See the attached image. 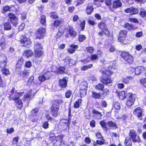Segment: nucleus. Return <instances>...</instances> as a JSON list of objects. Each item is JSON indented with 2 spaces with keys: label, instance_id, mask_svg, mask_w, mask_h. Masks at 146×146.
<instances>
[{
  "label": "nucleus",
  "instance_id": "obj_42",
  "mask_svg": "<svg viewBox=\"0 0 146 146\" xmlns=\"http://www.w3.org/2000/svg\"><path fill=\"white\" fill-rule=\"evenodd\" d=\"M139 82L141 86L146 88V78H140L139 80Z\"/></svg>",
  "mask_w": 146,
  "mask_h": 146
},
{
  "label": "nucleus",
  "instance_id": "obj_22",
  "mask_svg": "<svg viewBox=\"0 0 146 146\" xmlns=\"http://www.w3.org/2000/svg\"><path fill=\"white\" fill-rule=\"evenodd\" d=\"M92 116L96 119H101L102 115L101 113L95 110H93L92 111Z\"/></svg>",
  "mask_w": 146,
  "mask_h": 146
},
{
  "label": "nucleus",
  "instance_id": "obj_14",
  "mask_svg": "<svg viewBox=\"0 0 146 146\" xmlns=\"http://www.w3.org/2000/svg\"><path fill=\"white\" fill-rule=\"evenodd\" d=\"M127 31L125 30H120L118 36V40L120 42H123L127 35Z\"/></svg>",
  "mask_w": 146,
  "mask_h": 146
},
{
  "label": "nucleus",
  "instance_id": "obj_21",
  "mask_svg": "<svg viewBox=\"0 0 146 146\" xmlns=\"http://www.w3.org/2000/svg\"><path fill=\"white\" fill-rule=\"evenodd\" d=\"M123 26V28L128 31H133L136 29V28L133 24L128 23H125Z\"/></svg>",
  "mask_w": 146,
  "mask_h": 146
},
{
  "label": "nucleus",
  "instance_id": "obj_15",
  "mask_svg": "<svg viewBox=\"0 0 146 146\" xmlns=\"http://www.w3.org/2000/svg\"><path fill=\"white\" fill-rule=\"evenodd\" d=\"M64 135H58L57 136H50L49 137V140L51 143L53 142L60 143L63 140Z\"/></svg>",
  "mask_w": 146,
  "mask_h": 146
},
{
  "label": "nucleus",
  "instance_id": "obj_37",
  "mask_svg": "<svg viewBox=\"0 0 146 146\" xmlns=\"http://www.w3.org/2000/svg\"><path fill=\"white\" fill-rule=\"evenodd\" d=\"M132 78L133 77L132 76H127L125 78H122V81L123 83L127 84L129 83L130 80H131Z\"/></svg>",
  "mask_w": 146,
  "mask_h": 146
},
{
  "label": "nucleus",
  "instance_id": "obj_29",
  "mask_svg": "<svg viewBox=\"0 0 146 146\" xmlns=\"http://www.w3.org/2000/svg\"><path fill=\"white\" fill-rule=\"evenodd\" d=\"M134 70L135 74L136 75H139L142 73L144 70V67L142 66H137L135 69H133Z\"/></svg>",
  "mask_w": 146,
  "mask_h": 146
},
{
  "label": "nucleus",
  "instance_id": "obj_25",
  "mask_svg": "<svg viewBox=\"0 0 146 146\" xmlns=\"http://www.w3.org/2000/svg\"><path fill=\"white\" fill-rule=\"evenodd\" d=\"M122 5V3L120 0H114L112 3V8L114 9H117L121 7Z\"/></svg>",
  "mask_w": 146,
  "mask_h": 146
},
{
  "label": "nucleus",
  "instance_id": "obj_5",
  "mask_svg": "<svg viewBox=\"0 0 146 146\" xmlns=\"http://www.w3.org/2000/svg\"><path fill=\"white\" fill-rule=\"evenodd\" d=\"M18 41L22 45V46L25 48H29L32 44L31 40L27 37V35L25 33L19 36Z\"/></svg>",
  "mask_w": 146,
  "mask_h": 146
},
{
  "label": "nucleus",
  "instance_id": "obj_54",
  "mask_svg": "<svg viewBox=\"0 0 146 146\" xmlns=\"http://www.w3.org/2000/svg\"><path fill=\"white\" fill-rule=\"evenodd\" d=\"M139 15L140 17L142 18L146 17V11L144 9H141L139 12Z\"/></svg>",
  "mask_w": 146,
  "mask_h": 146
},
{
  "label": "nucleus",
  "instance_id": "obj_36",
  "mask_svg": "<svg viewBox=\"0 0 146 146\" xmlns=\"http://www.w3.org/2000/svg\"><path fill=\"white\" fill-rule=\"evenodd\" d=\"M124 144L125 146H132L131 140L129 137H125Z\"/></svg>",
  "mask_w": 146,
  "mask_h": 146
},
{
  "label": "nucleus",
  "instance_id": "obj_7",
  "mask_svg": "<svg viewBox=\"0 0 146 146\" xmlns=\"http://www.w3.org/2000/svg\"><path fill=\"white\" fill-rule=\"evenodd\" d=\"M46 34V29L43 27H40L36 30L35 32V39L41 40L44 39Z\"/></svg>",
  "mask_w": 146,
  "mask_h": 146
},
{
  "label": "nucleus",
  "instance_id": "obj_2",
  "mask_svg": "<svg viewBox=\"0 0 146 146\" xmlns=\"http://www.w3.org/2000/svg\"><path fill=\"white\" fill-rule=\"evenodd\" d=\"M64 102L61 99H56L51 101L52 105L50 108L51 114L54 117H56L59 113L60 105Z\"/></svg>",
  "mask_w": 146,
  "mask_h": 146
},
{
  "label": "nucleus",
  "instance_id": "obj_16",
  "mask_svg": "<svg viewBox=\"0 0 146 146\" xmlns=\"http://www.w3.org/2000/svg\"><path fill=\"white\" fill-rule=\"evenodd\" d=\"M124 11L126 13H130V15H133L138 14L139 10L137 8L131 6L125 9Z\"/></svg>",
  "mask_w": 146,
  "mask_h": 146
},
{
  "label": "nucleus",
  "instance_id": "obj_44",
  "mask_svg": "<svg viewBox=\"0 0 146 146\" xmlns=\"http://www.w3.org/2000/svg\"><path fill=\"white\" fill-rule=\"evenodd\" d=\"M121 106L120 104L117 102H115L112 106V109L115 110H119L120 109Z\"/></svg>",
  "mask_w": 146,
  "mask_h": 146
},
{
  "label": "nucleus",
  "instance_id": "obj_35",
  "mask_svg": "<svg viewBox=\"0 0 146 146\" xmlns=\"http://www.w3.org/2000/svg\"><path fill=\"white\" fill-rule=\"evenodd\" d=\"M82 102V99L81 98L78 99L75 101L73 105V107L74 108L77 109L79 108L80 106L81 105Z\"/></svg>",
  "mask_w": 146,
  "mask_h": 146
},
{
  "label": "nucleus",
  "instance_id": "obj_4",
  "mask_svg": "<svg viewBox=\"0 0 146 146\" xmlns=\"http://www.w3.org/2000/svg\"><path fill=\"white\" fill-rule=\"evenodd\" d=\"M71 116V109L70 107H69L68 109V119H62L59 122L60 125L62 129L65 130L68 128V129L69 128Z\"/></svg>",
  "mask_w": 146,
  "mask_h": 146
},
{
  "label": "nucleus",
  "instance_id": "obj_17",
  "mask_svg": "<svg viewBox=\"0 0 146 146\" xmlns=\"http://www.w3.org/2000/svg\"><path fill=\"white\" fill-rule=\"evenodd\" d=\"M66 78H68L66 77H64L58 80V85L61 88H65L67 86L68 80Z\"/></svg>",
  "mask_w": 146,
  "mask_h": 146
},
{
  "label": "nucleus",
  "instance_id": "obj_59",
  "mask_svg": "<svg viewBox=\"0 0 146 146\" xmlns=\"http://www.w3.org/2000/svg\"><path fill=\"white\" fill-rule=\"evenodd\" d=\"M92 97L93 98H94L95 99H99L100 98L101 96L100 94L97 93L94 91L92 92Z\"/></svg>",
  "mask_w": 146,
  "mask_h": 146
},
{
  "label": "nucleus",
  "instance_id": "obj_57",
  "mask_svg": "<svg viewBox=\"0 0 146 146\" xmlns=\"http://www.w3.org/2000/svg\"><path fill=\"white\" fill-rule=\"evenodd\" d=\"M91 60V57L90 56H88L85 59L80 60V61L82 62L84 64H86L90 61Z\"/></svg>",
  "mask_w": 146,
  "mask_h": 146
},
{
  "label": "nucleus",
  "instance_id": "obj_19",
  "mask_svg": "<svg viewBox=\"0 0 146 146\" xmlns=\"http://www.w3.org/2000/svg\"><path fill=\"white\" fill-rule=\"evenodd\" d=\"M114 69L113 68L109 67L108 70H102L101 69V70L103 76L105 75L107 76V77H109L113 73V70Z\"/></svg>",
  "mask_w": 146,
  "mask_h": 146
},
{
  "label": "nucleus",
  "instance_id": "obj_48",
  "mask_svg": "<svg viewBox=\"0 0 146 146\" xmlns=\"http://www.w3.org/2000/svg\"><path fill=\"white\" fill-rule=\"evenodd\" d=\"M44 75L46 79L48 80L50 79L52 77V74L50 71H47L44 73Z\"/></svg>",
  "mask_w": 146,
  "mask_h": 146
},
{
  "label": "nucleus",
  "instance_id": "obj_20",
  "mask_svg": "<svg viewBox=\"0 0 146 146\" xmlns=\"http://www.w3.org/2000/svg\"><path fill=\"white\" fill-rule=\"evenodd\" d=\"M67 32L71 37L72 38L75 37L77 35V32L75 31L73 27L72 26L68 27Z\"/></svg>",
  "mask_w": 146,
  "mask_h": 146
},
{
  "label": "nucleus",
  "instance_id": "obj_58",
  "mask_svg": "<svg viewBox=\"0 0 146 146\" xmlns=\"http://www.w3.org/2000/svg\"><path fill=\"white\" fill-rule=\"evenodd\" d=\"M35 58L33 59L32 61L36 65L39 64L41 61V60L39 59V58L35 57Z\"/></svg>",
  "mask_w": 146,
  "mask_h": 146
},
{
  "label": "nucleus",
  "instance_id": "obj_40",
  "mask_svg": "<svg viewBox=\"0 0 146 146\" xmlns=\"http://www.w3.org/2000/svg\"><path fill=\"white\" fill-rule=\"evenodd\" d=\"M85 116L86 119H91V115L90 109H87L85 110Z\"/></svg>",
  "mask_w": 146,
  "mask_h": 146
},
{
  "label": "nucleus",
  "instance_id": "obj_50",
  "mask_svg": "<svg viewBox=\"0 0 146 146\" xmlns=\"http://www.w3.org/2000/svg\"><path fill=\"white\" fill-rule=\"evenodd\" d=\"M10 6L6 5L3 7L1 12L3 13H5L7 12L10 11Z\"/></svg>",
  "mask_w": 146,
  "mask_h": 146
},
{
  "label": "nucleus",
  "instance_id": "obj_39",
  "mask_svg": "<svg viewBox=\"0 0 146 146\" xmlns=\"http://www.w3.org/2000/svg\"><path fill=\"white\" fill-rule=\"evenodd\" d=\"M35 49H42L43 47L42 45V44L39 41H36L34 43Z\"/></svg>",
  "mask_w": 146,
  "mask_h": 146
},
{
  "label": "nucleus",
  "instance_id": "obj_24",
  "mask_svg": "<svg viewBox=\"0 0 146 146\" xmlns=\"http://www.w3.org/2000/svg\"><path fill=\"white\" fill-rule=\"evenodd\" d=\"M63 23V21L61 20V19H60V20L58 19L54 20L52 23V26L53 27L57 28L58 27H61V25Z\"/></svg>",
  "mask_w": 146,
  "mask_h": 146
},
{
  "label": "nucleus",
  "instance_id": "obj_12",
  "mask_svg": "<svg viewBox=\"0 0 146 146\" xmlns=\"http://www.w3.org/2000/svg\"><path fill=\"white\" fill-rule=\"evenodd\" d=\"M39 108H35L32 109L31 111V118L33 122H36L38 120L37 114L39 112Z\"/></svg>",
  "mask_w": 146,
  "mask_h": 146
},
{
  "label": "nucleus",
  "instance_id": "obj_11",
  "mask_svg": "<svg viewBox=\"0 0 146 146\" xmlns=\"http://www.w3.org/2000/svg\"><path fill=\"white\" fill-rule=\"evenodd\" d=\"M143 109L140 107H138L133 110V113L138 119L141 121L143 119Z\"/></svg>",
  "mask_w": 146,
  "mask_h": 146
},
{
  "label": "nucleus",
  "instance_id": "obj_60",
  "mask_svg": "<svg viewBox=\"0 0 146 146\" xmlns=\"http://www.w3.org/2000/svg\"><path fill=\"white\" fill-rule=\"evenodd\" d=\"M49 124L48 121H45L43 122L42 127L44 129H47L49 128Z\"/></svg>",
  "mask_w": 146,
  "mask_h": 146
},
{
  "label": "nucleus",
  "instance_id": "obj_6",
  "mask_svg": "<svg viewBox=\"0 0 146 146\" xmlns=\"http://www.w3.org/2000/svg\"><path fill=\"white\" fill-rule=\"evenodd\" d=\"M98 27L102 31H104V34L111 40H112L113 39V35H111L110 32L105 22L104 21H101L98 24Z\"/></svg>",
  "mask_w": 146,
  "mask_h": 146
},
{
  "label": "nucleus",
  "instance_id": "obj_64",
  "mask_svg": "<svg viewBox=\"0 0 146 146\" xmlns=\"http://www.w3.org/2000/svg\"><path fill=\"white\" fill-rule=\"evenodd\" d=\"M38 80L40 82H43L46 80L44 74L39 76H38Z\"/></svg>",
  "mask_w": 146,
  "mask_h": 146
},
{
  "label": "nucleus",
  "instance_id": "obj_26",
  "mask_svg": "<svg viewBox=\"0 0 146 146\" xmlns=\"http://www.w3.org/2000/svg\"><path fill=\"white\" fill-rule=\"evenodd\" d=\"M116 93H117V96H118L119 99L122 100H123L126 97L127 94V93H126L125 92V91H122L120 92L117 91Z\"/></svg>",
  "mask_w": 146,
  "mask_h": 146
},
{
  "label": "nucleus",
  "instance_id": "obj_49",
  "mask_svg": "<svg viewBox=\"0 0 146 146\" xmlns=\"http://www.w3.org/2000/svg\"><path fill=\"white\" fill-rule=\"evenodd\" d=\"M7 61L6 56L3 53H0V62Z\"/></svg>",
  "mask_w": 146,
  "mask_h": 146
},
{
  "label": "nucleus",
  "instance_id": "obj_31",
  "mask_svg": "<svg viewBox=\"0 0 146 146\" xmlns=\"http://www.w3.org/2000/svg\"><path fill=\"white\" fill-rule=\"evenodd\" d=\"M33 97L32 92H29L24 95L23 100L24 101H30Z\"/></svg>",
  "mask_w": 146,
  "mask_h": 146
},
{
  "label": "nucleus",
  "instance_id": "obj_8",
  "mask_svg": "<svg viewBox=\"0 0 146 146\" xmlns=\"http://www.w3.org/2000/svg\"><path fill=\"white\" fill-rule=\"evenodd\" d=\"M129 135L130 139H132L133 142L139 143L141 142L139 136L137 135V133L134 130H130Z\"/></svg>",
  "mask_w": 146,
  "mask_h": 146
},
{
  "label": "nucleus",
  "instance_id": "obj_1",
  "mask_svg": "<svg viewBox=\"0 0 146 146\" xmlns=\"http://www.w3.org/2000/svg\"><path fill=\"white\" fill-rule=\"evenodd\" d=\"M15 89L14 87H13L10 91L11 94H9V95L8 98L10 101H14L16 103L15 106L19 110H21L22 108L23 105L21 100L19 98L23 94V92H15Z\"/></svg>",
  "mask_w": 146,
  "mask_h": 146
},
{
  "label": "nucleus",
  "instance_id": "obj_10",
  "mask_svg": "<svg viewBox=\"0 0 146 146\" xmlns=\"http://www.w3.org/2000/svg\"><path fill=\"white\" fill-rule=\"evenodd\" d=\"M128 96L126 104L128 107H131L134 104L135 100L136 95L135 94H133L131 92H129L127 94Z\"/></svg>",
  "mask_w": 146,
  "mask_h": 146
},
{
  "label": "nucleus",
  "instance_id": "obj_55",
  "mask_svg": "<svg viewBox=\"0 0 146 146\" xmlns=\"http://www.w3.org/2000/svg\"><path fill=\"white\" fill-rule=\"evenodd\" d=\"M85 23L86 21L85 20H83L82 22L80 23V30L81 31H82L84 30L85 27Z\"/></svg>",
  "mask_w": 146,
  "mask_h": 146
},
{
  "label": "nucleus",
  "instance_id": "obj_43",
  "mask_svg": "<svg viewBox=\"0 0 146 146\" xmlns=\"http://www.w3.org/2000/svg\"><path fill=\"white\" fill-rule=\"evenodd\" d=\"M88 87L87 82L85 81L81 82L80 86V89L87 90Z\"/></svg>",
  "mask_w": 146,
  "mask_h": 146
},
{
  "label": "nucleus",
  "instance_id": "obj_33",
  "mask_svg": "<svg viewBox=\"0 0 146 146\" xmlns=\"http://www.w3.org/2000/svg\"><path fill=\"white\" fill-rule=\"evenodd\" d=\"M11 23L7 21L3 24L4 29V30L9 31L11 29L12 26L10 24Z\"/></svg>",
  "mask_w": 146,
  "mask_h": 146
},
{
  "label": "nucleus",
  "instance_id": "obj_18",
  "mask_svg": "<svg viewBox=\"0 0 146 146\" xmlns=\"http://www.w3.org/2000/svg\"><path fill=\"white\" fill-rule=\"evenodd\" d=\"M100 81L103 84L108 85L109 84L112 83V80L111 78L108 77L103 76L101 78Z\"/></svg>",
  "mask_w": 146,
  "mask_h": 146
},
{
  "label": "nucleus",
  "instance_id": "obj_32",
  "mask_svg": "<svg viewBox=\"0 0 146 146\" xmlns=\"http://www.w3.org/2000/svg\"><path fill=\"white\" fill-rule=\"evenodd\" d=\"M107 124L111 128H113L114 129H116L118 128L117 125L116 123L111 121H108Z\"/></svg>",
  "mask_w": 146,
  "mask_h": 146
},
{
  "label": "nucleus",
  "instance_id": "obj_52",
  "mask_svg": "<svg viewBox=\"0 0 146 146\" xmlns=\"http://www.w3.org/2000/svg\"><path fill=\"white\" fill-rule=\"evenodd\" d=\"M86 38L85 35L82 34H80L78 36V40L80 42H82L84 41Z\"/></svg>",
  "mask_w": 146,
  "mask_h": 146
},
{
  "label": "nucleus",
  "instance_id": "obj_56",
  "mask_svg": "<svg viewBox=\"0 0 146 146\" xmlns=\"http://www.w3.org/2000/svg\"><path fill=\"white\" fill-rule=\"evenodd\" d=\"M32 66L31 62L30 60L26 61L25 63L24 66L27 68H30Z\"/></svg>",
  "mask_w": 146,
  "mask_h": 146
},
{
  "label": "nucleus",
  "instance_id": "obj_62",
  "mask_svg": "<svg viewBox=\"0 0 146 146\" xmlns=\"http://www.w3.org/2000/svg\"><path fill=\"white\" fill-rule=\"evenodd\" d=\"M72 91L71 90H68L65 93V97L67 98H70L72 94Z\"/></svg>",
  "mask_w": 146,
  "mask_h": 146
},
{
  "label": "nucleus",
  "instance_id": "obj_53",
  "mask_svg": "<svg viewBox=\"0 0 146 146\" xmlns=\"http://www.w3.org/2000/svg\"><path fill=\"white\" fill-rule=\"evenodd\" d=\"M87 90L80 89V96L82 98L86 96Z\"/></svg>",
  "mask_w": 146,
  "mask_h": 146
},
{
  "label": "nucleus",
  "instance_id": "obj_45",
  "mask_svg": "<svg viewBox=\"0 0 146 146\" xmlns=\"http://www.w3.org/2000/svg\"><path fill=\"white\" fill-rule=\"evenodd\" d=\"M100 124L102 128L105 131H107L108 130L107 126L106 125V123L105 122V120H103L100 121Z\"/></svg>",
  "mask_w": 146,
  "mask_h": 146
},
{
  "label": "nucleus",
  "instance_id": "obj_51",
  "mask_svg": "<svg viewBox=\"0 0 146 146\" xmlns=\"http://www.w3.org/2000/svg\"><path fill=\"white\" fill-rule=\"evenodd\" d=\"M66 68L64 66H60L57 69V71L59 74H63L64 73Z\"/></svg>",
  "mask_w": 146,
  "mask_h": 146
},
{
  "label": "nucleus",
  "instance_id": "obj_13",
  "mask_svg": "<svg viewBox=\"0 0 146 146\" xmlns=\"http://www.w3.org/2000/svg\"><path fill=\"white\" fill-rule=\"evenodd\" d=\"M24 58L22 57H20L16 61L15 67V70L16 72L20 71L22 67V65L24 63Z\"/></svg>",
  "mask_w": 146,
  "mask_h": 146
},
{
  "label": "nucleus",
  "instance_id": "obj_34",
  "mask_svg": "<svg viewBox=\"0 0 146 146\" xmlns=\"http://www.w3.org/2000/svg\"><path fill=\"white\" fill-rule=\"evenodd\" d=\"M50 17L52 19H59V17L58 16L57 12L55 11H51L50 13Z\"/></svg>",
  "mask_w": 146,
  "mask_h": 146
},
{
  "label": "nucleus",
  "instance_id": "obj_3",
  "mask_svg": "<svg viewBox=\"0 0 146 146\" xmlns=\"http://www.w3.org/2000/svg\"><path fill=\"white\" fill-rule=\"evenodd\" d=\"M119 52L120 53V56L125 63L130 65L133 63V57L128 52L120 51Z\"/></svg>",
  "mask_w": 146,
  "mask_h": 146
},
{
  "label": "nucleus",
  "instance_id": "obj_38",
  "mask_svg": "<svg viewBox=\"0 0 146 146\" xmlns=\"http://www.w3.org/2000/svg\"><path fill=\"white\" fill-rule=\"evenodd\" d=\"M6 44L5 39V38H1L0 39V46L2 50L5 49V48Z\"/></svg>",
  "mask_w": 146,
  "mask_h": 146
},
{
  "label": "nucleus",
  "instance_id": "obj_61",
  "mask_svg": "<svg viewBox=\"0 0 146 146\" xmlns=\"http://www.w3.org/2000/svg\"><path fill=\"white\" fill-rule=\"evenodd\" d=\"M7 60L0 62V67L2 69L5 67L7 66Z\"/></svg>",
  "mask_w": 146,
  "mask_h": 146
},
{
  "label": "nucleus",
  "instance_id": "obj_28",
  "mask_svg": "<svg viewBox=\"0 0 146 146\" xmlns=\"http://www.w3.org/2000/svg\"><path fill=\"white\" fill-rule=\"evenodd\" d=\"M39 21L41 24L44 27H46V17L44 15H40L39 18Z\"/></svg>",
  "mask_w": 146,
  "mask_h": 146
},
{
  "label": "nucleus",
  "instance_id": "obj_47",
  "mask_svg": "<svg viewBox=\"0 0 146 146\" xmlns=\"http://www.w3.org/2000/svg\"><path fill=\"white\" fill-rule=\"evenodd\" d=\"M2 74L5 76H7L10 74L9 70L6 68L5 67L3 68L1 70Z\"/></svg>",
  "mask_w": 146,
  "mask_h": 146
},
{
  "label": "nucleus",
  "instance_id": "obj_9",
  "mask_svg": "<svg viewBox=\"0 0 146 146\" xmlns=\"http://www.w3.org/2000/svg\"><path fill=\"white\" fill-rule=\"evenodd\" d=\"M8 21L10 22L14 27H16L18 24V19L15 15L12 13H9L7 15Z\"/></svg>",
  "mask_w": 146,
  "mask_h": 146
},
{
  "label": "nucleus",
  "instance_id": "obj_41",
  "mask_svg": "<svg viewBox=\"0 0 146 146\" xmlns=\"http://www.w3.org/2000/svg\"><path fill=\"white\" fill-rule=\"evenodd\" d=\"M16 6H17L16 5H11L10 6V11L15 12L16 13L18 12L19 9Z\"/></svg>",
  "mask_w": 146,
  "mask_h": 146
},
{
  "label": "nucleus",
  "instance_id": "obj_46",
  "mask_svg": "<svg viewBox=\"0 0 146 146\" xmlns=\"http://www.w3.org/2000/svg\"><path fill=\"white\" fill-rule=\"evenodd\" d=\"M104 86L103 84L99 83L96 85L95 86V88L97 90L102 91L104 88Z\"/></svg>",
  "mask_w": 146,
  "mask_h": 146
},
{
  "label": "nucleus",
  "instance_id": "obj_23",
  "mask_svg": "<svg viewBox=\"0 0 146 146\" xmlns=\"http://www.w3.org/2000/svg\"><path fill=\"white\" fill-rule=\"evenodd\" d=\"M44 52L41 49H34V57L40 58L42 56Z\"/></svg>",
  "mask_w": 146,
  "mask_h": 146
},
{
  "label": "nucleus",
  "instance_id": "obj_63",
  "mask_svg": "<svg viewBox=\"0 0 146 146\" xmlns=\"http://www.w3.org/2000/svg\"><path fill=\"white\" fill-rule=\"evenodd\" d=\"M101 140H97V142L98 145H101L104 144L105 143V140L104 138L100 139Z\"/></svg>",
  "mask_w": 146,
  "mask_h": 146
},
{
  "label": "nucleus",
  "instance_id": "obj_30",
  "mask_svg": "<svg viewBox=\"0 0 146 146\" xmlns=\"http://www.w3.org/2000/svg\"><path fill=\"white\" fill-rule=\"evenodd\" d=\"M23 54L24 56L28 58L32 56L33 53L31 50H26L23 51Z\"/></svg>",
  "mask_w": 146,
  "mask_h": 146
},
{
  "label": "nucleus",
  "instance_id": "obj_27",
  "mask_svg": "<svg viewBox=\"0 0 146 146\" xmlns=\"http://www.w3.org/2000/svg\"><path fill=\"white\" fill-rule=\"evenodd\" d=\"M29 74V70L26 69H24L22 71L20 72L18 74L19 76L23 78H25L28 76Z\"/></svg>",
  "mask_w": 146,
  "mask_h": 146
}]
</instances>
